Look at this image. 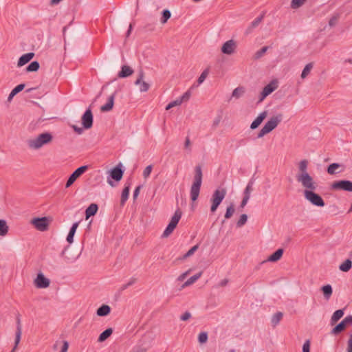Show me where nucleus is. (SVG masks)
<instances>
[{
    "label": "nucleus",
    "mask_w": 352,
    "mask_h": 352,
    "mask_svg": "<svg viewBox=\"0 0 352 352\" xmlns=\"http://www.w3.org/2000/svg\"><path fill=\"white\" fill-rule=\"evenodd\" d=\"M98 210V206L96 204H91L85 210V217L89 219L94 216Z\"/></svg>",
    "instance_id": "nucleus-26"
},
{
    "label": "nucleus",
    "mask_w": 352,
    "mask_h": 352,
    "mask_svg": "<svg viewBox=\"0 0 352 352\" xmlns=\"http://www.w3.org/2000/svg\"><path fill=\"white\" fill-rule=\"evenodd\" d=\"M264 17V15L263 14H261V16H258L257 18H256L251 23L250 25L248 27V28L245 30V34L246 35L250 34L253 29H254L255 28H256L259 24L262 21Z\"/></svg>",
    "instance_id": "nucleus-25"
},
{
    "label": "nucleus",
    "mask_w": 352,
    "mask_h": 352,
    "mask_svg": "<svg viewBox=\"0 0 352 352\" xmlns=\"http://www.w3.org/2000/svg\"><path fill=\"white\" fill-rule=\"evenodd\" d=\"M22 334V327L21 323L20 316L18 315L16 317V330L15 333V340H14V346L10 352H15L17 346L21 340V337Z\"/></svg>",
    "instance_id": "nucleus-14"
},
{
    "label": "nucleus",
    "mask_w": 352,
    "mask_h": 352,
    "mask_svg": "<svg viewBox=\"0 0 352 352\" xmlns=\"http://www.w3.org/2000/svg\"><path fill=\"white\" fill-rule=\"evenodd\" d=\"M209 73V69L207 68L203 71V72L201 74L200 76L198 78L197 82L198 84L202 83Z\"/></svg>",
    "instance_id": "nucleus-50"
},
{
    "label": "nucleus",
    "mask_w": 352,
    "mask_h": 352,
    "mask_svg": "<svg viewBox=\"0 0 352 352\" xmlns=\"http://www.w3.org/2000/svg\"><path fill=\"white\" fill-rule=\"evenodd\" d=\"M235 212L234 205L233 203H231L226 208V212L225 213L224 217L226 219H229L232 217L233 214Z\"/></svg>",
    "instance_id": "nucleus-38"
},
{
    "label": "nucleus",
    "mask_w": 352,
    "mask_h": 352,
    "mask_svg": "<svg viewBox=\"0 0 352 352\" xmlns=\"http://www.w3.org/2000/svg\"><path fill=\"white\" fill-rule=\"evenodd\" d=\"M202 170L200 165H197L195 168V175L193 183L190 188V199L192 201H195L199 195L200 188L202 183Z\"/></svg>",
    "instance_id": "nucleus-2"
},
{
    "label": "nucleus",
    "mask_w": 352,
    "mask_h": 352,
    "mask_svg": "<svg viewBox=\"0 0 352 352\" xmlns=\"http://www.w3.org/2000/svg\"><path fill=\"white\" fill-rule=\"evenodd\" d=\"M69 347V343L67 341L63 342V346L60 352H67Z\"/></svg>",
    "instance_id": "nucleus-60"
},
{
    "label": "nucleus",
    "mask_w": 352,
    "mask_h": 352,
    "mask_svg": "<svg viewBox=\"0 0 352 352\" xmlns=\"http://www.w3.org/2000/svg\"><path fill=\"white\" fill-rule=\"evenodd\" d=\"M122 164L119 163L117 166H116L110 170L109 177H107V182L111 186H115L114 182L112 181V179L115 180L117 182H120L122 179L124 171L122 168Z\"/></svg>",
    "instance_id": "nucleus-7"
},
{
    "label": "nucleus",
    "mask_w": 352,
    "mask_h": 352,
    "mask_svg": "<svg viewBox=\"0 0 352 352\" xmlns=\"http://www.w3.org/2000/svg\"><path fill=\"white\" fill-rule=\"evenodd\" d=\"M269 133V132L267 131V130H266L264 127H263L260 131L258 132V135H257V138H261L262 137H263L265 134H267Z\"/></svg>",
    "instance_id": "nucleus-59"
},
{
    "label": "nucleus",
    "mask_w": 352,
    "mask_h": 352,
    "mask_svg": "<svg viewBox=\"0 0 352 352\" xmlns=\"http://www.w3.org/2000/svg\"><path fill=\"white\" fill-rule=\"evenodd\" d=\"M182 215V212L180 210V209L176 210L175 212L174 215L172 217L170 221L168 224L167 227L166 228L165 230L164 231L162 237L165 238L168 237L175 230V228L177 227L181 217Z\"/></svg>",
    "instance_id": "nucleus-6"
},
{
    "label": "nucleus",
    "mask_w": 352,
    "mask_h": 352,
    "mask_svg": "<svg viewBox=\"0 0 352 352\" xmlns=\"http://www.w3.org/2000/svg\"><path fill=\"white\" fill-rule=\"evenodd\" d=\"M72 128L74 130V131L76 132L78 134H81L83 132V129L82 128L78 127V126H77L76 125H73Z\"/></svg>",
    "instance_id": "nucleus-63"
},
{
    "label": "nucleus",
    "mask_w": 352,
    "mask_h": 352,
    "mask_svg": "<svg viewBox=\"0 0 352 352\" xmlns=\"http://www.w3.org/2000/svg\"><path fill=\"white\" fill-rule=\"evenodd\" d=\"M137 281V278L132 277L130 280L126 283L120 287V290L121 292L124 291V289H127L129 287L133 285L134 283H135Z\"/></svg>",
    "instance_id": "nucleus-51"
},
{
    "label": "nucleus",
    "mask_w": 352,
    "mask_h": 352,
    "mask_svg": "<svg viewBox=\"0 0 352 352\" xmlns=\"http://www.w3.org/2000/svg\"><path fill=\"white\" fill-rule=\"evenodd\" d=\"M344 170V166L338 163H332L327 167V171L329 175H335Z\"/></svg>",
    "instance_id": "nucleus-18"
},
{
    "label": "nucleus",
    "mask_w": 352,
    "mask_h": 352,
    "mask_svg": "<svg viewBox=\"0 0 352 352\" xmlns=\"http://www.w3.org/2000/svg\"><path fill=\"white\" fill-rule=\"evenodd\" d=\"M245 91V89L243 87H238L233 90L232 97L238 99L243 95Z\"/></svg>",
    "instance_id": "nucleus-36"
},
{
    "label": "nucleus",
    "mask_w": 352,
    "mask_h": 352,
    "mask_svg": "<svg viewBox=\"0 0 352 352\" xmlns=\"http://www.w3.org/2000/svg\"><path fill=\"white\" fill-rule=\"evenodd\" d=\"M348 325L346 318H344L340 323L336 324L331 331V335H338L341 332L345 330Z\"/></svg>",
    "instance_id": "nucleus-17"
},
{
    "label": "nucleus",
    "mask_w": 352,
    "mask_h": 352,
    "mask_svg": "<svg viewBox=\"0 0 352 352\" xmlns=\"http://www.w3.org/2000/svg\"><path fill=\"white\" fill-rule=\"evenodd\" d=\"M283 249L279 248L276 250L272 254H271L268 258L267 261L270 262H276L278 260L281 258L283 254Z\"/></svg>",
    "instance_id": "nucleus-28"
},
{
    "label": "nucleus",
    "mask_w": 352,
    "mask_h": 352,
    "mask_svg": "<svg viewBox=\"0 0 352 352\" xmlns=\"http://www.w3.org/2000/svg\"><path fill=\"white\" fill-rule=\"evenodd\" d=\"M78 225H79V222H76V223H73V225L72 226V227L69 230V232L67 236V241L70 244L72 243L74 241V236L76 231L78 227Z\"/></svg>",
    "instance_id": "nucleus-30"
},
{
    "label": "nucleus",
    "mask_w": 352,
    "mask_h": 352,
    "mask_svg": "<svg viewBox=\"0 0 352 352\" xmlns=\"http://www.w3.org/2000/svg\"><path fill=\"white\" fill-rule=\"evenodd\" d=\"M152 169H153V165H151H151L147 166L144 168V171H143V177H144L145 179H146V178H147V177L150 175V174H151V171H152Z\"/></svg>",
    "instance_id": "nucleus-52"
},
{
    "label": "nucleus",
    "mask_w": 352,
    "mask_h": 352,
    "mask_svg": "<svg viewBox=\"0 0 352 352\" xmlns=\"http://www.w3.org/2000/svg\"><path fill=\"white\" fill-rule=\"evenodd\" d=\"M344 309H338L336 310L332 315L331 320H330V324L331 326L336 324L338 321L342 318L344 316Z\"/></svg>",
    "instance_id": "nucleus-27"
},
{
    "label": "nucleus",
    "mask_w": 352,
    "mask_h": 352,
    "mask_svg": "<svg viewBox=\"0 0 352 352\" xmlns=\"http://www.w3.org/2000/svg\"><path fill=\"white\" fill-rule=\"evenodd\" d=\"M171 13L170 10L165 9L162 12V17L160 21L162 23H166L167 21L170 18Z\"/></svg>",
    "instance_id": "nucleus-41"
},
{
    "label": "nucleus",
    "mask_w": 352,
    "mask_h": 352,
    "mask_svg": "<svg viewBox=\"0 0 352 352\" xmlns=\"http://www.w3.org/2000/svg\"><path fill=\"white\" fill-rule=\"evenodd\" d=\"M331 189L352 192V182L345 179L335 181L331 184Z\"/></svg>",
    "instance_id": "nucleus-9"
},
{
    "label": "nucleus",
    "mask_w": 352,
    "mask_h": 352,
    "mask_svg": "<svg viewBox=\"0 0 352 352\" xmlns=\"http://www.w3.org/2000/svg\"><path fill=\"white\" fill-rule=\"evenodd\" d=\"M316 189V185L314 183V188H305L304 190V197L312 205L318 207H324L325 203L322 197L314 192Z\"/></svg>",
    "instance_id": "nucleus-4"
},
{
    "label": "nucleus",
    "mask_w": 352,
    "mask_h": 352,
    "mask_svg": "<svg viewBox=\"0 0 352 352\" xmlns=\"http://www.w3.org/2000/svg\"><path fill=\"white\" fill-rule=\"evenodd\" d=\"M50 281L47 278L43 273L40 272L37 274L34 280V285L37 288H47L49 287Z\"/></svg>",
    "instance_id": "nucleus-13"
},
{
    "label": "nucleus",
    "mask_w": 352,
    "mask_h": 352,
    "mask_svg": "<svg viewBox=\"0 0 352 352\" xmlns=\"http://www.w3.org/2000/svg\"><path fill=\"white\" fill-rule=\"evenodd\" d=\"M248 200H249V199H248L246 197H243V199H242V201L241 202V204H240V208H243L246 206Z\"/></svg>",
    "instance_id": "nucleus-64"
},
{
    "label": "nucleus",
    "mask_w": 352,
    "mask_h": 352,
    "mask_svg": "<svg viewBox=\"0 0 352 352\" xmlns=\"http://www.w3.org/2000/svg\"><path fill=\"white\" fill-rule=\"evenodd\" d=\"M308 161L301 160L298 164L300 173L296 175V180L302 184L305 188H314V181L313 177L307 173Z\"/></svg>",
    "instance_id": "nucleus-1"
},
{
    "label": "nucleus",
    "mask_w": 352,
    "mask_h": 352,
    "mask_svg": "<svg viewBox=\"0 0 352 352\" xmlns=\"http://www.w3.org/2000/svg\"><path fill=\"white\" fill-rule=\"evenodd\" d=\"M283 314L280 311H278L274 314L271 319V322L273 327H276L283 318Z\"/></svg>",
    "instance_id": "nucleus-34"
},
{
    "label": "nucleus",
    "mask_w": 352,
    "mask_h": 352,
    "mask_svg": "<svg viewBox=\"0 0 352 352\" xmlns=\"http://www.w3.org/2000/svg\"><path fill=\"white\" fill-rule=\"evenodd\" d=\"M283 115L279 113L275 116H272L270 120L265 124L263 127L267 130L269 133L273 131L278 124L282 121Z\"/></svg>",
    "instance_id": "nucleus-11"
},
{
    "label": "nucleus",
    "mask_w": 352,
    "mask_h": 352,
    "mask_svg": "<svg viewBox=\"0 0 352 352\" xmlns=\"http://www.w3.org/2000/svg\"><path fill=\"white\" fill-rule=\"evenodd\" d=\"M247 221H248V215L246 214H242L240 216L239 219L236 222V227L241 228V227L243 226L246 223Z\"/></svg>",
    "instance_id": "nucleus-45"
},
{
    "label": "nucleus",
    "mask_w": 352,
    "mask_h": 352,
    "mask_svg": "<svg viewBox=\"0 0 352 352\" xmlns=\"http://www.w3.org/2000/svg\"><path fill=\"white\" fill-rule=\"evenodd\" d=\"M40 67V64L38 61H32L28 65L25 70L27 72H36L38 70Z\"/></svg>",
    "instance_id": "nucleus-37"
},
{
    "label": "nucleus",
    "mask_w": 352,
    "mask_h": 352,
    "mask_svg": "<svg viewBox=\"0 0 352 352\" xmlns=\"http://www.w3.org/2000/svg\"><path fill=\"white\" fill-rule=\"evenodd\" d=\"M302 352H310V341L307 340L302 346Z\"/></svg>",
    "instance_id": "nucleus-55"
},
{
    "label": "nucleus",
    "mask_w": 352,
    "mask_h": 352,
    "mask_svg": "<svg viewBox=\"0 0 352 352\" xmlns=\"http://www.w3.org/2000/svg\"><path fill=\"white\" fill-rule=\"evenodd\" d=\"M267 116V112L266 111H264L261 112L257 118L252 122L250 124V129L252 130H254L257 129L260 124L263 122V120L265 119V118Z\"/></svg>",
    "instance_id": "nucleus-19"
},
{
    "label": "nucleus",
    "mask_w": 352,
    "mask_h": 352,
    "mask_svg": "<svg viewBox=\"0 0 352 352\" xmlns=\"http://www.w3.org/2000/svg\"><path fill=\"white\" fill-rule=\"evenodd\" d=\"M278 87V82L276 80H272L268 85L263 89V95H270Z\"/></svg>",
    "instance_id": "nucleus-24"
},
{
    "label": "nucleus",
    "mask_w": 352,
    "mask_h": 352,
    "mask_svg": "<svg viewBox=\"0 0 352 352\" xmlns=\"http://www.w3.org/2000/svg\"><path fill=\"white\" fill-rule=\"evenodd\" d=\"M346 352H352V333L349 335V338L347 341Z\"/></svg>",
    "instance_id": "nucleus-56"
},
{
    "label": "nucleus",
    "mask_w": 352,
    "mask_h": 352,
    "mask_svg": "<svg viewBox=\"0 0 352 352\" xmlns=\"http://www.w3.org/2000/svg\"><path fill=\"white\" fill-rule=\"evenodd\" d=\"M269 47L268 46H264L262 48H261L259 50H258L255 54H254V58L255 59H259L261 58L264 54L267 51Z\"/></svg>",
    "instance_id": "nucleus-47"
},
{
    "label": "nucleus",
    "mask_w": 352,
    "mask_h": 352,
    "mask_svg": "<svg viewBox=\"0 0 352 352\" xmlns=\"http://www.w3.org/2000/svg\"><path fill=\"white\" fill-rule=\"evenodd\" d=\"M352 267V261L351 259H346L341 265L339 266V270L343 272H349Z\"/></svg>",
    "instance_id": "nucleus-33"
},
{
    "label": "nucleus",
    "mask_w": 352,
    "mask_h": 352,
    "mask_svg": "<svg viewBox=\"0 0 352 352\" xmlns=\"http://www.w3.org/2000/svg\"><path fill=\"white\" fill-rule=\"evenodd\" d=\"M226 195V190L225 188L217 189L214 191L210 199L212 203L210 207L211 212H214L217 210Z\"/></svg>",
    "instance_id": "nucleus-5"
},
{
    "label": "nucleus",
    "mask_w": 352,
    "mask_h": 352,
    "mask_svg": "<svg viewBox=\"0 0 352 352\" xmlns=\"http://www.w3.org/2000/svg\"><path fill=\"white\" fill-rule=\"evenodd\" d=\"M313 66L312 63H309L305 65L301 74L302 78H305L309 75L311 69L313 68Z\"/></svg>",
    "instance_id": "nucleus-42"
},
{
    "label": "nucleus",
    "mask_w": 352,
    "mask_h": 352,
    "mask_svg": "<svg viewBox=\"0 0 352 352\" xmlns=\"http://www.w3.org/2000/svg\"><path fill=\"white\" fill-rule=\"evenodd\" d=\"M133 69L128 66L123 65L121 67V70L118 72V76L120 78H124L131 76L133 74Z\"/></svg>",
    "instance_id": "nucleus-23"
},
{
    "label": "nucleus",
    "mask_w": 352,
    "mask_h": 352,
    "mask_svg": "<svg viewBox=\"0 0 352 352\" xmlns=\"http://www.w3.org/2000/svg\"><path fill=\"white\" fill-rule=\"evenodd\" d=\"M253 184H254V182H253L252 180H250L248 182V185H247V186L245 188L244 192H243V197H246L248 199H250L251 192L253 190V188H252Z\"/></svg>",
    "instance_id": "nucleus-40"
},
{
    "label": "nucleus",
    "mask_w": 352,
    "mask_h": 352,
    "mask_svg": "<svg viewBox=\"0 0 352 352\" xmlns=\"http://www.w3.org/2000/svg\"><path fill=\"white\" fill-rule=\"evenodd\" d=\"M116 94V92H114L113 94H112L109 97L107 102L100 107V111L102 112H107V111H111L113 109V104H114V99H115Z\"/></svg>",
    "instance_id": "nucleus-22"
},
{
    "label": "nucleus",
    "mask_w": 352,
    "mask_h": 352,
    "mask_svg": "<svg viewBox=\"0 0 352 352\" xmlns=\"http://www.w3.org/2000/svg\"><path fill=\"white\" fill-rule=\"evenodd\" d=\"M141 188H142L141 186H138L134 190L133 195V197L134 199H135L138 197V195L140 193V190Z\"/></svg>",
    "instance_id": "nucleus-62"
},
{
    "label": "nucleus",
    "mask_w": 352,
    "mask_h": 352,
    "mask_svg": "<svg viewBox=\"0 0 352 352\" xmlns=\"http://www.w3.org/2000/svg\"><path fill=\"white\" fill-rule=\"evenodd\" d=\"M113 333V329L112 328H108L107 329H105L103 332H102L98 338V341L99 342H102L104 341H105L107 338H109L111 334Z\"/></svg>",
    "instance_id": "nucleus-31"
},
{
    "label": "nucleus",
    "mask_w": 352,
    "mask_h": 352,
    "mask_svg": "<svg viewBox=\"0 0 352 352\" xmlns=\"http://www.w3.org/2000/svg\"><path fill=\"white\" fill-rule=\"evenodd\" d=\"M321 291L323 293L324 297L326 300H329L333 293L332 287L331 285H326L321 287Z\"/></svg>",
    "instance_id": "nucleus-32"
},
{
    "label": "nucleus",
    "mask_w": 352,
    "mask_h": 352,
    "mask_svg": "<svg viewBox=\"0 0 352 352\" xmlns=\"http://www.w3.org/2000/svg\"><path fill=\"white\" fill-rule=\"evenodd\" d=\"M30 223L36 230L43 232L48 229L50 221L46 217H35L31 220Z\"/></svg>",
    "instance_id": "nucleus-8"
},
{
    "label": "nucleus",
    "mask_w": 352,
    "mask_h": 352,
    "mask_svg": "<svg viewBox=\"0 0 352 352\" xmlns=\"http://www.w3.org/2000/svg\"><path fill=\"white\" fill-rule=\"evenodd\" d=\"M191 317V314L188 311H186L184 314H182L180 317V319L183 321H186L188 320Z\"/></svg>",
    "instance_id": "nucleus-58"
},
{
    "label": "nucleus",
    "mask_w": 352,
    "mask_h": 352,
    "mask_svg": "<svg viewBox=\"0 0 352 352\" xmlns=\"http://www.w3.org/2000/svg\"><path fill=\"white\" fill-rule=\"evenodd\" d=\"M34 52H28L26 54H23L18 60L17 66L18 67H22L29 63L34 56Z\"/></svg>",
    "instance_id": "nucleus-20"
},
{
    "label": "nucleus",
    "mask_w": 352,
    "mask_h": 352,
    "mask_svg": "<svg viewBox=\"0 0 352 352\" xmlns=\"http://www.w3.org/2000/svg\"><path fill=\"white\" fill-rule=\"evenodd\" d=\"M131 184V183L130 182H126L124 185V189L122 192V195H121V199H120V205L121 206H124L125 204L126 201L129 199Z\"/></svg>",
    "instance_id": "nucleus-21"
},
{
    "label": "nucleus",
    "mask_w": 352,
    "mask_h": 352,
    "mask_svg": "<svg viewBox=\"0 0 352 352\" xmlns=\"http://www.w3.org/2000/svg\"><path fill=\"white\" fill-rule=\"evenodd\" d=\"M82 124L83 128L89 129L93 126V113L90 107H89L82 116Z\"/></svg>",
    "instance_id": "nucleus-12"
},
{
    "label": "nucleus",
    "mask_w": 352,
    "mask_h": 352,
    "mask_svg": "<svg viewBox=\"0 0 352 352\" xmlns=\"http://www.w3.org/2000/svg\"><path fill=\"white\" fill-rule=\"evenodd\" d=\"M8 226L4 219H0V235L5 236L8 232Z\"/></svg>",
    "instance_id": "nucleus-39"
},
{
    "label": "nucleus",
    "mask_w": 352,
    "mask_h": 352,
    "mask_svg": "<svg viewBox=\"0 0 352 352\" xmlns=\"http://www.w3.org/2000/svg\"><path fill=\"white\" fill-rule=\"evenodd\" d=\"M87 165L80 166L76 169L69 177L65 184V188H69L71 186L78 177H80L85 171H87Z\"/></svg>",
    "instance_id": "nucleus-10"
},
{
    "label": "nucleus",
    "mask_w": 352,
    "mask_h": 352,
    "mask_svg": "<svg viewBox=\"0 0 352 352\" xmlns=\"http://www.w3.org/2000/svg\"><path fill=\"white\" fill-rule=\"evenodd\" d=\"M202 274V272H200L195 275H193L192 276H191L190 278H189L183 285V287H187V286H189L190 285H192V283H194L196 280H197L201 276Z\"/></svg>",
    "instance_id": "nucleus-35"
},
{
    "label": "nucleus",
    "mask_w": 352,
    "mask_h": 352,
    "mask_svg": "<svg viewBox=\"0 0 352 352\" xmlns=\"http://www.w3.org/2000/svg\"><path fill=\"white\" fill-rule=\"evenodd\" d=\"M182 103V99L177 98V100L170 102L169 104H167L166 107V110H169L171 108L180 105Z\"/></svg>",
    "instance_id": "nucleus-48"
},
{
    "label": "nucleus",
    "mask_w": 352,
    "mask_h": 352,
    "mask_svg": "<svg viewBox=\"0 0 352 352\" xmlns=\"http://www.w3.org/2000/svg\"><path fill=\"white\" fill-rule=\"evenodd\" d=\"M307 0H292L291 8L292 9H298L301 7Z\"/></svg>",
    "instance_id": "nucleus-43"
},
{
    "label": "nucleus",
    "mask_w": 352,
    "mask_h": 352,
    "mask_svg": "<svg viewBox=\"0 0 352 352\" xmlns=\"http://www.w3.org/2000/svg\"><path fill=\"white\" fill-rule=\"evenodd\" d=\"M340 14H339V13H336V14H334V15H333V16L329 19V25L330 27H333V26H335V25L337 24V23H338V20H339V19H340Z\"/></svg>",
    "instance_id": "nucleus-46"
},
{
    "label": "nucleus",
    "mask_w": 352,
    "mask_h": 352,
    "mask_svg": "<svg viewBox=\"0 0 352 352\" xmlns=\"http://www.w3.org/2000/svg\"><path fill=\"white\" fill-rule=\"evenodd\" d=\"M69 245H67V247H65V249L62 251L60 255H61V256L64 257L67 261L70 262V261H72V260H74V258H71L65 255L66 252L69 250Z\"/></svg>",
    "instance_id": "nucleus-53"
},
{
    "label": "nucleus",
    "mask_w": 352,
    "mask_h": 352,
    "mask_svg": "<svg viewBox=\"0 0 352 352\" xmlns=\"http://www.w3.org/2000/svg\"><path fill=\"white\" fill-rule=\"evenodd\" d=\"M236 48V43L233 40H229L223 43L221 52L225 54H232Z\"/></svg>",
    "instance_id": "nucleus-16"
},
{
    "label": "nucleus",
    "mask_w": 352,
    "mask_h": 352,
    "mask_svg": "<svg viewBox=\"0 0 352 352\" xmlns=\"http://www.w3.org/2000/svg\"><path fill=\"white\" fill-rule=\"evenodd\" d=\"M111 307L107 305H101L96 311V314L98 316H108L111 312Z\"/></svg>",
    "instance_id": "nucleus-29"
},
{
    "label": "nucleus",
    "mask_w": 352,
    "mask_h": 352,
    "mask_svg": "<svg viewBox=\"0 0 352 352\" xmlns=\"http://www.w3.org/2000/svg\"><path fill=\"white\" fill-rule=\"evenodd\" d=\"M190 92L189 91H186V93H184L180 98L179 99H182V102L184 101H187L188 100V99L190 98Z\"/></svg>",
    "instance_id": "nucleus-57"
},
{
    "label": "nucleus",
    "mask_w": 352,
    "mask_h": 352,
    "mask_svg": "<svg viewBox=\"0 0 352 352\" xmlns=\"http://www.w3.org/2000/svg\"><path fill=\"white\" fill-rule=\"evenodd\" d=\"M221 116H218L213 121V123H212V127L213 128H216L219 122H221Z\"/></svg>",
    "instance_id": "nucleus-61"
},
{
    "label": "nucleus",
    "mask_w": 352,
    "mask_h": 352,
    "mask_svg": "<svg viewBox=\"0 0 352 352\" xmlns=\"http://www.w3.org/2000/svg\"><path fill=\"white\" fill-rule=\"evenodd\" d=\"M53 140L52 135L49 132L39 134L36 138L30 140L28 142L31 148L38 149L43 146L50 144Z\"/></svg>",
    "instance_id": "nucleus-3"
},
{
    "label": "nucleus",
    "mask_w": 352,
    "mask_h": 352,
    "mask_svg": "<svg viewBox=\"0 0 352 352\" xmlns=\"http://www.w3.org/2000/svg\"><path fill=\"white\" fill-rule=\"evenodd\" d=\"M198 248H199L198 244L194 245L185 254H184L180 259H186L188 257H190L197 250Z\"/></svg>",
    "instance_id": "nucleus-44"
},
{
    "label": "nucleus",
    "mask_w": 352,
    "mask_h": 352,
    "mask_svg": "<svg viewBox=\"0 0 352 352\" xmlns=\"http://www.w3.org/2000/svg\"><path fill=\"white\" fill-rule=\"evenodd\" d=\"M144 76V73L142 70H140L138 74V77L137 80L135 81V85H140V91L141 92L147 91L149 89L150 85L148 83L142 81V79Z\"/></svg>",
    "instance_id": "nucleus-15"
},
{
    "label": "nucleus",
    "mask_w": 352,
    "mask_h": 352,
    "mask_svg": "<svg viewBox=\"0 0 352 352\" xmlns=\"http://www.w3.org/2000/svg\"><path fill=\"white\" fill-rule=\"evenodd\" d=\"M208 340V333L207 332H201L199 334L198 341L201 344L206 343Z\"/></svg>",
    "instance_id": "nucleus-49"
},
{
    "label": "nucleus",
    "mask_w": 352,
    "mask_h": 352,
    "mask_svg": "<svg viewBox=\"0 0 352 352\" xmlns=\"http://www.w3.org/2000/svg\"><path fill=\"white\" fill-rule=\"evenodd\" d=\"M25 84H19L17 86H16L12 90V91L13 92V94H15L16 95L19 93L20 91H21L24 88H25Z\"/></svg>",
    "instance_id": "nucleus-54"
}]
</instances>
